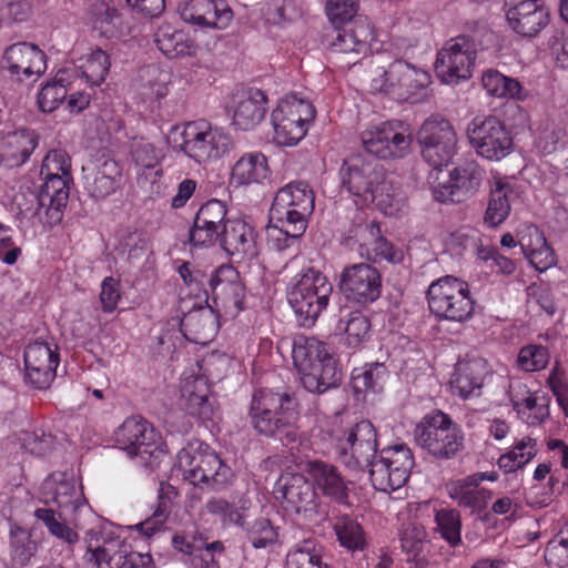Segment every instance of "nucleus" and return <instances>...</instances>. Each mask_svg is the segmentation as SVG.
I'll return each instance as SVG.
<instances>
[{
    "label": "nucleus",
    "mask_w": 568,
    "mask_h": 568,
    "mask_svg": "<svg viewBox=\"0 0 568 568\" xmlns=\"http://www.w3.org/2000/svg\"><path fill=\"white\" fill-rule=\"evenodd\" d=\"M226 205L213 199L204 203L197 211L193 226L189 231L190 243L194 246L214 245L221 236L226 220Z\"/></svg>",
    "instance_id": "22"
},
{
    "label": "nucleus",
    "mask_w": 568,
    "mask_h": 568,
    "mask_svg": "<svg viewBox=\"0 0 568 568\" xmlns=\"http://www.w3.org/2000/svg\"><path fill=\"white\" fill-rule=\"evenodd\" d=\"M357 222L349 231V239L358 245V253L362 256V251H369L376 244V240L381 236V227L376 221L364 222L362 213L357 216Z\"/></svg>",
    "instance_id": "57"
},
{
    "label": "nucleus",
    "mask_w": 568,
    "mask_h": 568,
    "mask_svg": "<svg viewBox=\"0 0 568 568\" xmlns=\"http://www.w3.org/2000/svg\"><path fill=\"white\" fill-rule=\"evenodd\" d=\"M250 501L240 499L237 504L231 503L222 497H212L205 505L204 509L207 514L219 517L224 526L245 527Z\"/></svg>",
    "instance_id": "39"
},
{
    "label": "nucleus",
    "mask_w": 568,
    "mask_h": 568,
    "mask_svg": "<svg viewBox=\"0 0 568 568\" xmlns=\"http://www.w3.org/2000/svg\"><path fill=\"white\" fill-rule=\"evenodd\" d=\"M10 549L12 557L21 565H26L34 556L38 545L24 528L13 525L10 529Z\"/></svg>",
    "instance_id": "56"
},
{
    "label": "nucleus",
    "mask_w": 568,
    "mask_h": 568,
    "mask_svg": "<svg viewBox=\"0 0 568 568\" xmlns=\"http://www.w3.org/2000/svg\"><path fill=\"white\" fill-rule=\"evenodd\" d=\"M549 353L540 345H527L518 354V365L526 372H536L546 367Z\"/></svg>",
    "instance_id": "61"
},
{
    "label": "nucleus",
    "mask_w": 568,
    "mask_h": 568,
    "mask_svg": "<svg viewBox=\"0 0 568 568\" xmlns=\"http://www.w3.org/2000/svg\"><path fill=\"white\" fill-rule=\"evenodd\" d=\"M471 146L477 154L489 161H500L513 150L510 132L497 116L475 118L467 128Z\"/></svg>",
    "instance_id": "16"
},
{
    "label": "nucleus",
    "mask_w": 568,
    "mask_h": 568,
    "mask_svg": "<svg viewBox=\"0 0 568 568\" xmlns=\"http://www.w3.org/2000/svg\"><path fill=\"white\" fill-rule=\"evenodd\" d=\"M395 75L399 78L397 101L412 100L419 91L426 89L430 83V77L426 71L403 60H400L399 72H396Z\"/></svg>",
    "instance_id": "44"
},
{
    "label": "nucleus",
    "mask_w": 568,
    "mask_h": 568,
    "mask_svg": "<svg viewBox=\"0 0 568 568\" xmlns=\"http://www.w3.org/2000/svg\"><path fill=\"white\" fill-rule=\"evenodd\" d=\"M170 513H171L170 499L168 497H164L163 495H159L158 504H156L154 511L152 513V515L149 518H146L144 521L140 523L136 526V528L142 534L150 537L160 530V528L168 520Z\"/></svg>",
    "instance_id": "62"
},
{
    "label": "nucleus",
    "mask_w": 568,
    "mask_h": 568,
    "mask_svg": "<svg viewBox=\"0 0 568 568\" xmlns=\"http://www.w3.org/2000/svg\"><path fill=\"white\" fill-rule=\"evenodd\" d=\"M59 355L47 343L34 342L24 351L26 379L34 388L45 389L55 377Z\"/></svg>",
    "instance_id": "26"
},
{
    "label": "nucleus",
    "mask_w": 568,
    "mask_h": 568,
    "mask_svg": "<svg viewBox=\"0 0 568 568\" xmlns=\"http://www.w3.org/2000/svg\"><path fill=\"white\" fill-rule=\"evenodd\" d=\"M400 60L392 62L387 68L376 67L369 71V88L374 93H384L398 100Z\"/></svg>",
    "instance_id": "48"
},
{
    "label": "nucleus",
    "mask_w": 568,
    "mask_h": 568,
    "mask_svg": "<svg viewBox=\"0 0 568 568\" xmlns=\"http://www.w3.org/2000/svg\"><path fill=\"white\" fill-rule=\"evenodd\" d=\"M43 175L71 176V159L64 150H52L41 165Z\"/></svg>",
    "instance_id": "64"
},
{
    "label": "nucleus",
    "mask_w": 568,
    "mask_h": 568,
    "mask_svg": "<svg viewBox=\"0 0 568 568\" xmlns=\"http://www.w3.org/2000/svg\"><path fill=\"white\" fill-rule=\"evenodd\" d=\"M68 90L62 80L45 83L38 93V105L42 112L54 111L67 98Z\"/></svg>",
    "instance_id": "59"
},
{
    "label": "nucleus",
    "mask_w": 568,
    "mask_h": 568,
    "mask_svg": "<svg viewBox=\"0 0 568 568\" xmlns=\"http://www.w3.org/2000/svg\"><path fill=\"white\" fill-rule=\"evenodd\" d=\"M78 61V68L88 83L100 85L104 82L111 63L109 55L102 49L91 48Z\"/></svg>",
    "instance_id": "45"
},
{
    "label": "nucleus",
    "mask_w": 568,
    "mask_h": 568,
    "mask_svg": "<svg viewBox=\"0 0 568 568\" xmlns=\"http://www.w3.org/2000/svg\"><path fill=\"white\" fill-rule=\"evenodd\" d=\"M116 446L128 456H152L158 449L156 435L149 423L139 416L126 418L114 433Z\"/></svg>",
    "instance_id": "21"
},
{
    "label": "nucleus",
    "mask_w": 568,
    "mask_h": 568,
    "mask_svg": "<svg viewBox=\"0 0 568 568\" xmlns=\"http://www.w3.org/2000/svg\"><path fill=\"white\" fill-rule=\"evenodd\" d=\"M191 413L202 419H210L213 415V405L207 396V387L202 378L187 382L184 386Z\"/></svg>",
    "instance_id": "53"
},
{
    "label": "nucleus",
    "mask_w": 568,
    "mask_h": 568,
    "mask_svg": "<svg viewBox=\"0 0 568 568\" xmlns=\"http://www.w3.org/2000/svg\"><path fill=\"white\" fill-rule=\"evenodd\" d=\"M176 470L192 485H206L213 489L223 488L232 477V470L223 464L217 454L209 448L189 445L176 458Z\"/></svg>",
    "instance_id": "4"
},
{
    "label": "nucleus",
    "mask_w": 568,
    "mask_h": 568,
    "mask_svg": "<svg viewBox=\"0 0 568 568\" xmlns=\"http://www.w3.org/2000/svg\"><path fill=\"white\" fill-rule=\"evenodd\" d=\"M414 439L418 447L436 459H452L464 448V433L442 410H434L423 417L414 429Z\"/></svg>",
    "instance_id": "3"
},
{
    "label": "nucleus",
    "mask_w": 568,
    "mask_h": 568,
    "mask_svg": "<svg viewBox=\"0 0 568 568\" xmlns=\"http://www.w3.org/2000/svg\"><path fill=\"white\" fill-rule=\"evenodd\" d=\"M328 38V45L334 53L341 55V62L352 67L369 51L373 32L366 19L357 18L354 23L334 28Z\"/></svg>",
    "instance_id": "19"
},
{
    "label": "nucleus",
    "mask_w": 568,
    "mask_h": 568,
    "mask_svg": "<svg viewBox=\"0 0 568 568\" xmlns=\"http://www.w3.org/2000/svg\"><path fill=\"white\" fill-rule=\"evenodd\" d=\"M217 242L229 255L239 260H251L257 255L254 229L243 220L225 222Z\"/></svg>",
    "instance_id": "29"
},
{
    "label": "nucleus",
    "mask_w": 568,
    "mask_h": 568,
    "mask_svg": "<svg viewBox=\"0 0 568 568\" xmlns=\"http://www.w3.org/2000/svg\"><path fill=\"white\" fill-rule=\"evenodd\" d=\"M506 17L515 32L535 37L549 23V10L544 0H509Z\"/></svg>",
    "instance_id": "23"
},
{
    "label": "nucleus",
    "mask_w": 568,
    "mask_h": 568,
    "mask_svg": "<svg viewBox=\"0 0 568 568\" xmlns=\"http://www.w3.org/2000/svg\"><path fill=\"white\" fill-rule=\"evenodd\" d=\"M277 491L284 508L295 513L305 521L320 525L328 516L326 505L321 501L315 486L302 474L287 473L280 477Z\"/></svg>",
    "instance_id": "9"
},
{
    "label": "nucleus",
    "mask_w": 568,
    "mask_h": 568,
    "mask_svg": "<svg viewBox=\"0 0 568 568\" xmlns=\"http://www.w3.org/2000/svg\"><path fill=\"white\" fill-rule=\"evenodd\" d=\"M267 176V160L258 152L244 154L232 169V180L242 185L261 183Z\"/></svg>",
    "instance_id": "43"
},
{
    "label": "nucleus",
    "mask_w": 568,
    "mask_h": 568,
    "mask_svg": "<svg viewBox=\"0 0 568 568\" xmlns=\"http://www.w3.org/2000/svg\"><path fill=\"white\" fill-rule=\"evenodd\" d=\"M336 331L345 334V343L349 347H357L368 338L371 322L359 311L343 308L339 312Z\"/></svg>",
    "instance_id": "42"
},
{
    "label": "nucleus",
    "mask_w": 568,
    "mask_h": 568,
    "mask_svg": "<svg viewBox=\"0 0 568 568\" xmlns=\"http://www.w3.org/2000/svg\"><path fill=\"white\" fill-rule=\"evenodd\" d=\"M180 136L181 142L174 140V148L197 163L219 159L232 146V140L227 134L203 120L186 123Z\"/></svg>",
    "instance_id": "10"
},
{
    "label": "nucleus",
    "mask_w": 568,
    "mask_h": 568,
    "mask_svg": "<svg viewBox=\"0 0 568 568\" xmlns=\"http://www.w3.org/2000/svg\"><path fill=\"white\" fill-rule=\"evenodd\" d=\"M304 388L311 393L323 394L337 387L342 381V372L335 358L315 363L308 369H297Z\"/></svg>",
    "instance_id": "33"
},
{
    "label": "nucleus",
    "mask_w": 568,
    "mask_h": 568,
    "mask_svg": "<svg viewBox=\"0 0 568 568\" xmlns=\"http://www.w3.org/2000/svg\"><path fill=\"white\" fill-rule=\"evenodd\" d=\"M45 503L52 501L59 507H77L80 497L75 484L64 473L51 474L41 486Z\"/></svg>",
    "instance_id": "37"
},
{
    "label": "nucleus",
    "mask_w": 568,
    "mask_h": 568,
    "mask_svg": "<svg viewBox=\"0 0 568 568\" xmlns=\"http://www.w3.org/2000/svg\"><path fill=\"white\" fill-rule=\"evenodd\" d=\"M423 159L434 169L447 165L456 153L457 134L448 120L430 116L417 132Z\"/></svg>",
    "instance_id": "15"
},
{
    "label": "nucleus",
    "mask_w": 568,
    "mask_h": 568,
    "mask_svg": "<svg viewBox=\"0 0 568 568\" xmlns=\"http://www.w3.org/2000/svg\"><path fill=\"white\" fill-rule=\"evenodd\" d=\"M303 470L313 480V484L322 490L323 495L338 501L347 499V487L338 469L320 459L306 460Z\"/></svg>",
    "instance_id": "32"
},
{
    "label": "nucleus",
    "mask_w": 568,
    "mask_h": 568,
    "mask_svg": "<svg viewBox=\"0 0 568 568\" xmlns=\"http://www.w3.org/2000/svg\"><path fill=\"white\" fill-rule=\"evenodd\" d=\"M246 537L252 546L256 549L266 548L267 546L276 544L278 539L277 529L272 525L267 518H256L253 521H247L243 528Z\"/></svg>",
    "instance_id": "55"
},
{
    "label": "nucleus",
    "mask_w": 568,
    "mask_h": 568,
    "mask_svg": "<svg viewBox=\"0 0 568 568\" xmlns=\"http://www.w3.org/2000/svg\"><path fill=\"white\" fill-rule=\"evenodd\" d=\"M386 376V367L379 363H373L364 368H355L352 373V385L356 393L371 389L378 392Z\"/></svg>",
    "instance_id": "54"
},
{
    "label": "nucleus",
    "mask_w": 568,
    "mask_h": 568,
    "mask_svg": "<svg viewBox=\"0 0 568 568\" xmlns=\"http://www.w3.org/2000/svg\"><path fill=\"white\" fill-rule=\"evenodd\" d=\"M71 180V176L44 175V184L40 194L49 203L45 209L49 225H54L62 220V209L68 202Z\"/></svg>",
    "instance_id": "34"
},
{
    "label": "nucleus",
    "mask_w": 568,
    "mask_h": 568,
    "mask_svg": "<svg viewBox=\"0 0 568 568\" xmlns=\"http://www.w3.org/2000/svg\"><path fill=\"white\" fill-rule=\"evenodd\" d=\"M155 43L158 48L171 59L183 57L187 54L190 50L185 33L168 24L161 26L158 29Z\"/></svg>",
    "instance_id": "50"
},
{
    "label": "nucleus",
    "mask_w": 568,
    "mask_h": 568,
    "mask_svg": "<svg viewBox=\"0 0 568 568\" xmlns=\"http://www.w3.org/2000/svg\"><path fill=\"white\" fill-rule=\"evenodd\" d=\"M494 481L497 479L496 473H476L463 479L452 481L447 485L448 495L459 506L470 508L471 511H481L491 499V491L480 488L483 480Z\"/></svg>",
    "instance_id": "27"
},
{
    "label": "nucleus",
    "mask_w": 568,
    "mask_h": 568,
    "mask_svg": "<svg viewBox=\"0 0 568 568\" xmlns=\"http://www.w3.org/2000/svg\"><path fill=\"white\" fill-rule=\"evenodd\" d=\"M483 87L487 93L495 98L523 100V87L514 78L507 77L497 70L489 69L483 74Z\"/></svg>",
    "instance_id": "46"
},
{
    "label": "nucleus",
    "mask_w": 568,
    "mask_h": 568,
    "mask_svg": "<svg viewBox=\"0 0 568 568\" xmlns=\"http://www.w3.org/2000/svg\"><path fill=\"white\" fill-rule=\"evenodd\" d=\"M362 257L374 263L387 261L390 263H398L403 260V252L394 247L382 234L376 240V244L373 245L369 251H362Z\"/></svg>",
    "instance_id": "63"
},
{
    "label": "nucleus",
    "mask_w": 568,
    "mask_h": 568,
    "mask_svg": "<svg viewBox=\"0 0 568 568\" xmlns=\"http://www.w3.org/2000/svg\"><path fill=\"white\" fill-rule=\"evenodd\" d=\"M428 306L438 318L464 323L474 314L475 302L466 282L447 275L427 290Z\"/></svg>",
    "instance_id": "6"
},
{
    "label": "nucleus",
    "mask_w": 568,
    "mask_h": 568,
    "mask_svg": "<svg viewBox=\"0 0 568 568\" xmlns=\"http://www.w3.org/2000/svg\"><path fill=\"white\" fill-rule=\"evenodd\" d=\"M336 452L342 463L354 470L368 468L377 457V433L369 420H361L336 434Z\"/></svg>",
    "instance_id": "11"
},
{
    "label": "nucleus",
    "mask_w": 568,
    "mask_h": 568,
    "mask_svg": "<svg viewBox=\"0 0 568 568\" xmlns=\"http://www.w3.org/2000/svg\"><path fill=\"white\" fill-rule=\"evenodd\" d=\"M425 542V529L415 524L407 526L400 535V546L407 555V560L416 565H424L426 562L424 555Z\"/></svg>",
    "instance_id": "52"
},
{
    "label": "nucleus",
    "mask_w": 568,
    "mask_h": 568,
    "mask_svg": "<svg viewBox=\"0 0 568 568\" xmlns=\"http://www.w3.org/2000/svg\"><path fill=\"white\" fill-rule=\"evenodd\" d=\"M12 79L22 81L45 71V54L37 45L19 42L7 48L1 64Z\"/></svg>",
    "instance_id": "24"
},
{
    "label": "nucleus",
    "mask_w": 568,
    "mask_h": 568,
    "mask_svg": "<svg viewBox=\"0 0 568 568\" xmlns=\"http://www.w3.org/2000/svg\"><path fill=\"white\" fill-rule=\"evenodd\" d=\"M479 45L476 33L447 40L437 52L434 64L437 78L446 84H457L471 78Z\"/></svg>",
    "instance_id": "7"
},
{
    "label": "nucleus",
    "mask_w": 568,
    "mask_h": 568,
    "mask_svg": "<svg viewBox=\"0 0 568 568\" xmlns=\"http://www.w3.org/2000/svg\"><path fill=\"white\" fill-rule=\"evenodd\" d=\"M266 95L258 89L243 93L236 103L233 123L242 130L257 125L266 113Z\"/></svg>",
    "instance_id": "35"
},
{
    "label": "nucleus",
    "mask_w": 568,
    "mask_h": 568,
    "mask_svg": "<svg viewBox=\"0 0 568 568\" xmlns=\"http://www.w3.org/2000/svg\"><path fill=\"white\" fill-rule=\"evenodd\" d=\"M34 517L41 521L48 531L57 539L72 547L79 540V534L73 530L60 513L51 508H38Z\"/></svg>",
    "instance_id": "47"
},
{
    "label": "nucleus",
    "mask_w": 568,
    "mask_h": 568,
    "mask_svg": "<svg viewBox=\"0 0 568 568\" xmlns=\"http://www.w3.org/2000/svg\"><path fill=\"white\" fill-rule=\"evenodd\" d=\"M183 21L202 29L223 30L233 20V11L226 0H185L179 6Z\"/></svg>",
    "instance_id": "20"
},
{
    "label": "nucleus",
    "mask_w": 568,
    "mask_h": 568,
    "mask_svg": "<svg viewBox=\"0 0 568 568\" xmlns=\"http://www.w3.org/2000/svg\"><path fill=\"white\" fill-rule=\"evenodd\" d=\"M209 286L213 301L216 304L220 302L231 315L235 316L244 308L245 288L239 272L232 265L220 266L210 276Z\"/></svg>",
    "instance_id": "25"
},
{
    "label": "nucleus",
    "mask_w": 568,
    "mask_h": 568,
    "mask_svg": "<svg viewBox=\"0 0 568 568\" xmlns=\"http://www.w3.org/2000/svg\"><path fill=\"white\" fill-rule=\"evenodd\" d=\"M357 10V0H328L326 3V13L334 28L354 23Z\"/></svg>",
    "instance_id": "58"
},
{
    "label": "nucleus",
    "mask_w": 568,
    "mask_h": 568,
    "mask_svg": "<svg viewBox=\"0 0 568 568\" xmlns=\"http://www.w3.org/2000/svg\"><path fill=\"white\" fill-rule=\"evenodd\" d=\"M297 406L294 395L287 392L260 388L252 394L250 424L258 435L288 446L298 440Z\"/></svg>",
    "instance_id": "2"
},
{
    "label": "nucleus",
    "mask_w": 568,
    "mask_h": 568,
    "mask_svg": "<svg viewBox=\"0 0 568 568\" xmlns=\"http://www.w3.org/2000/svg\"><path fill=\"white\" fill-rule=\"evenodd\" d=\"M292 358L296 369H308L312 364L326 362L334 356L325 342L301 334L294 337Z\"/></svg>",
    "instance_id": "36"
},
{
    "label": "nucleus",
    "mask_w": 568,
    "mask_h": 568,
    "mask_svg": "<svg viewBox=\"0 0 568 568\" xmlns=\"http://www.w3.org/2000/svg\"><path fill=\"white\" fill-rule=\"evenodd\" d=\"M341 185L353 197L357 207L375 204L382 212L393 215L399 207V193L386 179L378 162L362 155L346 159L339 169Z\"/></svg>",
    "instance_id": "1"
},
{
    "label": "nucleus",
    "mask_w": 568,
    "mask_h": 568,
    "mask_svg": "<svg viewBox=\"0 0 568 568\" xmlns=\"http://www.w3.org/2000/svg\"><path fill=\"white\" fill-rule=\"evenodd\" d=\"M323 547L314 538L296 542L286 555L287 568H329L323 560Z\"/></svg>",
    "instance_id": "40"
},
{
    "label": "nucleus",
    "mask_w": 568,
    "mask_h": 568,
    "mask_svg": "<svg viewBox=\"0 0 568 568\" xmlns=\"http://www.w3.org/2000/svg\"><path fill=\"white\" fill-rule=\"evenodd\" d=\"M217 316L210 306L193 307L183 314L180 321V331L183 336L195 344L205 345L217 333Z\"/></svg>",
    "instance_id": "31"
},
{
    "label": "nucleus",
    "mask_w": 568,
    "mask_h": 568,
    "mask_svg": "<svg viewBox=\"0 0 568 568\" xmlns=\"http://www.w3.org/2000/svg\"><path fill=\"white\" fill-rule=\"evenodd\" d=\"M362 143L369 154L379 159H404L410 153L413 135L409 125L392 120L365 130Z\"/></svg>",
    "instance_id": "14"
},
{
    "label": "nucleus",
    "mask_w": 568,
    "mask_h": 568,
    "mask_svg": "<svg viewBox=\"0 0 568 568\" xmlns=\"http://www.w3.org/2000/svg\"><path fill=\"white\" fill-rule=\"evenodd\" d=\"M334 531L339 544L352 550H363L366 547V537L362 526L348 516L337 518Z\"/></svg>",
    "instance_id": "51"
},
{
    "label": "nucleus",
    "mask_w": 568,
    "mask_h": 568,
    "mask_svg": "<svg viewBox=\"0 0 568 568\" xmlns=\"http://www.w3.org/2000/svg\"><path fill=\"white\" fill-rule=\"evenodd\" d=\"M414 466L412 450L406 445L383 448L368 466L372 485L381 491L403 487Z\"/></svg>",
    "instance_id": "12"
},
{
    "label": "nucleus",
    "mask_w": 568,
    "mask_h": 568,
    "mask_svg": "<svg viewBox=\"0 0 568 568\" xmlns=\"http://www.w3.org/2000/svg\"><path fill=\"white\" fill-rule=\"evenodd\" d=\"M487 372V363L481 358L457 363L449 382L452 393L463 399L479 396Z\"/></svg>",
    "instance_id": "30"
},
{
    "label": "nucleus",
    "mask_w": 568,
    "mask_h": 568,
    "mask_svg": "<svg viewBox=\"0 0 568 568\" xmlns=\"http://www.w3.org/2000/svg\"><path fill=\"white\" fill-rule=\"evenodd\" d=\"M314 201V192L306 182H291L276 192L270 210L271 221L293 232H305Z\"/></svg>",
    "instance_id": "8"
},
{
    "label": "nucleus",
    "mask_w": 568,
    "mask_h": 568,
    "mask_svg": "<svg viewBox=\"0 0 568 568\" xmlns=\"http://www.w3.org/2000/svg\"><path fill=\"white\" fill-rule=\"evenodd\" d=\"M333 286L318 270L308 267L300 274V278L288 295V302L301 325L312 326L323 310L326 308Z\"/></svg>",
    "instance_id": "5"
},
{
    "label": "nucleus",
    "mask_w": 568,
    "mask_h": 568,
    "mask_svg": "<svg viewBox=\"0 0 568 568\" xmlns=\"http://www.w3.org/2000/svg\"><path fill=\"white\" fill-rule=\"evenodd\" d=\"M315 116V109L308 101L295 95L280 101L272 112L274 140L282 145L297 144L307 132V124Z\"/></svg>",
    "instance_id": "13"
},
{
    "label": "nucleus",
    "mask_w": 568,
    "mask_h": 568,
    "mask_svg": "<svg viewBox=\"0 0 568 568\" xmlns=\"http://www.w3.org/2000/svg\"><path fill=\"white\" fill-rule=\"evenodd\" d=\"M337 287L346 301L366 307L381 296L382 275L368 263L347 265L339 274Z\"/></svg>",
    "instance_id": "17"
},
{
    "label": "nucleus",
    "mask_w": 568,
    "mask_h": 568,
    "mask_svg": "<svg viewBox=\"0 0 568 568\" xmlns=\"http://www.w3.org/2000/svg\"><path fill=\"white\" fill-rule=\"evenodd\" d=\"M435 520L444 539L452 546L460 542V516L456 510L442 509L436 513Z\"/></svg>",
    "instance_id": "60"
},
{
    "label": "nucleus",
    "mask_w": 568,
    "mask_h": 568,
    "mask_svg": "<svg viewBox=\"0 0 568 568\" xmlns=\"http://www.w3.org/2000/svg\"><path fill=\"white\" fill-rule=\"evenodd\" d=\"M38 145V135L23 129L8 135L2 143L1 155L11 162V165L23 164Z\"/></svg>",
    "instance_id": "41"
},
{
    "label": "nucleus",
    "mask_w": 568,
    "mask_h": 568,
    "mask_svg": "<svg viewBox=\"0 0 568 568\" xmlns=\"http://www.w3.org/2000/svg\"><path fill=\"white\" fill-rule=\"evenodd\" d=\"M485 170L475 160H465L454 168L446 183L434 186V197L443 203H462L474 196L481 186Z\"/></svg>",
    "instance_id": "18"
},
{
    "label": "nucleus",
    "mask_w": 568,
    "mask_h": 568,
    "mask_svg": "<svg viewBox=\"0 0 568 568\" xmlns=\"http://www.w3.org/2000/svg\"><path fill=\"white\" fill-rule=\"evenodd\" d=\"M537 453V440L531 437H524L510 452L499 457L498 466L505 473L516 471L528 464Z\"/></svg>",
    "instance_id": "49"
},
{
    "label": "nucleus",
    "mask_w": 568,
    "mask_h": 568,
    "mask_svg": "<svg viewBox=\"0 0 568 568\" xmlns=\"http://www.w3.org/2000/svg\"><path fill=\"white\" fill-rule=\"evenodd\" d=\"M83 171L85 189L92 197L105 199L120 186L122 172L118 162L111 158L102 156Z\"/></svg>",
    "instance_id": "28"
},
{
    "label": "nucleus",
    "mask_w": 568,
    "mask_h": 568,
    "mask_svg": "<svg viewBox=\"0 0 568 568\" xmlns=\"http://www.w3.org/2000/svg\"><path fill=\"white\" fill-rule=\"evenodd\" d=\"M511 193V185L501 179H498L491 186L487 209L484 214V223L488 227L499 226L509 216V195Z\"/></svg>",
    "instance_id": "38"
}]
</instances>
